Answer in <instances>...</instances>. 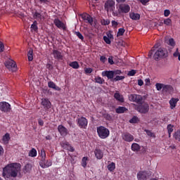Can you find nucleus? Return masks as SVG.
Instances as JSON below:
<instances>
[{
  "instance_id": "4d7b16f0",
  "label": "nucleus",
  "mask_w": 180,
  "mask_h": 180,
  "mask_svg": "<svg viewBox=\"0 0 180 180\" xmlns=\"http://www.w3.org/2000/svg\"><path fill=\"white\" fill-rule=\"evenodd\" d=\"M4 50H5V45H4V43L2 41H0V53H3Z\"/></svg>"
},
{
  "instance_id": "79ce46f5",
  "label": "nucleus",
  "mask_w": 180,
  "mask_h": 180,
  "mask_svg": "<svg viewBox=\"0 0 180 180\" xmlns=\"http://www.w3.org/2000/svg\"><path fill=\"white\" fill-rule=\"evenodd\" d=\"M101 23L103 26H108V25H110V20H109L108 19H106V20L103 19V20H101Z\"/></svg>"
},
{
  "instance_id": "09e8293b",
  "label": "nucleus",
  "mask_w": 180,
  "mask_h": 180,
  "mask_svg": "<svg viewBox=\"0 0 180 180\" xmlns=\"http://www.w3.org/2000/svg\"><path fill=\"white\" fill-rule=\"evenodd\" d=\"M167 44H169V46H172V47H174L175 41L174 40V39L171 38L168 40Z\"/></svg>"
},
{
  "instance_id": "ea45409f",
  "label": "nucleus",
  "mask_w": 180,
  "mask_h": 180,
  "mask_svg": "<svg viewBox=\"0 0 180 180\" xmlns=\"http://www.w3.org/2000/svg\"><path fill=\"white\" fill-rule=\"evenodd\" d=\"M31 29L34 30V32H37L39 27H37V21H34L31 25Z\"/></svg>"
},
{
  "instance_id": "338daca9",
  "label": "nucleus",
  "mask_w": 180,
  "mask_h": 180,
  "mask_svg": "<svg viewBox=\"0 0 180 180\" xmlns=\"http://www.w3.org/2000/svg\"><path fill=\"white\" fill-rule=\"evenodd\" d=\"M141 4L142 5H147L148 2H149V0H140Z\"/></svg>"
},
{
  "instance_id": "20e7f679",
  "label": "nucleus",
  "mask_w": 180,
  "mask_h": 180,
  "mask_svg": "<svg viewBox=\"0 0 180 180\" xmlns=\"http://www.w3.org/2000/svg\"><path fill=\"white\" fill-rule=\"evenodd\" d=\"M167 56V50L160 48L155 51L153 56V58L154 60H155V61H158L159 58H165Z\"/></svg>"
},
{
  "instance_id": "774afa93",
  "label": "nucleus",
  "mask_w": 180,
  "mask_h": 180,
  "mask_svg": "<svg viewBox=\"0 0 180 180\" xmlns=\"http://www.w3.org/2000/svg\"><path fill=\"white\" fill-rule=\"evenodd\" d=\"M41 4H49L50 2V0H38Z\"/></svg>"
},
{
  "instance_id": "bf43d9fd",
  "label": "nucleus",
  "mask_w": 180,
  "mask_h": 180,
  "mask_svg": "<svg viewBox=\"0 0 180 180\" xmlns=\"http://www.w3.org/2000/svg\"><path fill=\"white\" fill-rule=\"evenodd\" d=\"M108 63L110 65H113L115 64V62L113 61V56H110L108 58Z\"/></svg>"
},
{
  "instance_id": "4c0bfd02",
  "label": "nucleus",
  "mask_w": 180,
  "mask_h": 180,
  "mask_svg": "<svg viewBox=\"0 0 180 180\" xmlns=\"http://www.w3.org/2000/svg\"><path fill=\"white\" fill-rule=\"evenodd\" d=\"M173 137L177 141H180V130L179 129L174 132Z\"/></svg>"
},
{
  "instance_id": "f8f14e48",
  "label": "nucleus",
  "mask_w": 180,
  "mask_h": 180,
  "mask_svg": "<svg viewBox=\"0 0 180 180\" xmlns=\"http://www.w3.org/2000/svg\"><path fill=\"white\" fill-rule=\"evenodd\" d=\"M122 138L124 141H127V143H131V141L134 140V136L129 132L123 133L122 134Z\"/></svg>"
},
{
  "instance_id": "69168bd1",
  "label": "nucleus",
  "mask_w": 180,
  "mask_h": 180,
  "mask_svg": "<svg viewBox=\"0 0 180 180\" xmlns=\"http://www.w3.org/2000/svg\"><path fill=\"white\" fill-rule=\"evenodd\" d=\"M174 57H179V49H176V51L174 52V53L173 54Z\"/></svg>"
},
{
  "instance_id": "4be33fe9",
  "label": "nucleus",
  "mask_w": 180,
  "mask_h": 180,
  "mask_svg": "<svg viewBox=\"0 0 180 180\" xmlns=\"http://www.w3.org/2000/svg\"><path fill=\"white\" fill-rule=\"evenodd\" d=\"M179 99L172 98L171 100L169 101V103L170 105V108L174 109L176 106V103H178V101Z\"/></svg>"
},
{
  "instance_id": "39448f33",
  "label": "nucleus",
  "mask_w": 180,
  "mask_h": 180,
  "mask_svg": "<svg viewBox=\"0 0 180 180\" xmlns=\"http://www.w3.org/2000/svg\"><path fill=\"white\" fill-rule=\"evenodd\" d=\"M5 66L8 70H9V71H12V72H16V71H18V66L13 60H8L6 61Z\"/></svg>"
},
{
  "instance_id": "9b49d317",
  "label": "nucleus",
  "mask_w": 180,
  "mask_h": 180,
  "mask_svg": "<svg viewBox=\"0 0 180 180\" xmlns=\"http://www.w3.org/2000/svg\"><path fill=\"white\" fill-rule=\"evenodd\" d=\"M39 164V167H41V168L45 169V168H49V167H51V165H53V162L51 161V160L44 159V160L43 162H42V160H40Z\"/></svg>"
},
{
  "instance_id": "c85d7f7f",
  "label": "nucleus",
  "mask_w": 180,
  "mask_h": 180,
  "mask_svg": "<svg viewBox=\"0 0 180 180\" xmlns=\"http://www.w3.org/2000/svg\"><path fill=\"white\" fill-rule=\"evenodd\" d=\"M70 67L74 68V70H78L79 68V63L77 61H73L69 63Z\"/></svg>"
},
{
  "instance_id": "7ed1b4c3",
  "label": "nucleus",
  "mask_w": 180,
  "mask_h": 180,
  "mask_svg": "<svg viewBox=\"0 0 180 180\" xmlns=\"http://www.w3.org/2000/svg\"><path fill=\"white\" fill-rule=\"evenodd\" d=\"M135 110L139 113H142L143 115H146V113H148L150 110V105L147 103H141L139 105L135 106Z\"/></svg>"
},
{
  "instance_id": "1a4fd4ad",
  "label": "nucleus",
  "mask_w": 180,
  "mask_h": 180,
  "mask_svg": "<svg viewBox=\"0 0 180 180\" xmlns=\"http://www.w3.org/2000/svg\"><path fill=\"white\" fill-rule=\"evenodd\" d=\"M0 110L4 112V113L11 112V104L6 101L0 102Z\"/></svg>"
},
{
  "instance_id": "58836bf2",
  "label": "nucleus",
  "mask_w": 180,
  "mask_h": 180,
  "mask_svg": "<svg viewBox=\"0 0 180 180\" xmlns=\"http://www.w3.org/2000/svg\"><path fill=\"white\" fill-rule=\"evenodd\" d=\"M139 122H140V119H139V117H137V116H134V117L129 120V123H131V124L139 123Z\"/></svg>"
},
{
  "instance_id": "f704fd0d",
  "label": "nucleus",
  "mask_w": 180,
  "mask_h": 180,
  "mask_svg": "<svg viewBox=\"0 0 180 180\" xmlns=\"http://www.w3.org/2000/svg\"><path fill=\"white\" fill-rule=\"evenodd\" d=\"M40 158H41V160L40 161H44V160H46V150L44 149H41V152H40Z\"/></svg>"
},
{
  "instance_id": "f03ea898",
  "label": "nucleus",
  "mask_w": 180,
  "mask_h": 180,
  "mask_svg": "<svg viewBox=\"0 0 180 180\" xmlns=\"http://www.w3.org/2000/svg\"><path fill=\"white\" fill-rule=\"evenodd\" d=\"M97 134L100 139H108V136H110V131L109 129L103 126H100L97 127Z\"/></svg>"
},
{
  "instance_id": "864d4df0",
  "label": "nucleus",
  "mask_w": 180,
  "mask_h": 180,
  "mask_svg": "<svg viewBox=\"0 0 180 180\" xmlns=\"http://www.w3.org/2000/svg\"><path fill=\"white\" fill-rule=\"evenodd\" d=\"M103 40L105 43H106V44H110V43H112L109 37H108L107 36L103 37Z\"/></svg>"
},
{
  "instance_id": "680f3d73",
  "label": "nucleus",
  "mask_w": 180,
  "mask_h": 180,
  "mask_svg": "<svg viewBox=\"0 0 180 180\" xmlns=\"http://www.w3.org/2000/svg\"><path fill=\"white\" fill-rule=\"evenodd\" d=\"M114 75H120L122 74V70H117L113 71Z\"/></svg>"
},
{
  "instance_id": "13d9d810",
  "label": "nucleus",
  "mask_w": 180,
  "mask_h": 180,
  "mask_svg": "<svg viewBox=\"0 0 180 180\" xmlns=\"http://www.w3.org/2000/svg\"><path fill=\"white\" fill-rule=\"evenodd\" d=\"M107 60H108V59L106 58L105 56H102L100 57V61L101 63H103V64H105V63H106Z\"/></svg>"
},
{
  "instance_id": "b1692460",
  "label": "nucleus",
  "mask_w": 180,
  "mask_h": 180,
  "mask_svg": "<svg viewBox=\"0 0 180 180\" xmlns=\"http://www.w3.org/2000/svg\"><path fill=\"white\" fill-rule=\"evenodd\" d=\"M48 86L49 88H51L52 89H54L55 91H61V88H60L58 86L56 85L53 82H48Z\"/></svg>"
},
{
  "instance_id": "c03bdc74",
  "label": "nucleus",
  "mask_w": 180,
  "mask_h": 180,
  "mask_svg": "<svg viewBox=\"0 0 180 180\" xmlns=\"http://www.w3.org/2000/svg\"><path fill=\"white\" fill-rule=\"evenodd\" d=\"M124 32H126V30H124V28H120V29L118 30L117 36V37H119V36H123V34H124Z\"/></svg>"
},
{
  "instance_id": "e2e57ef3",
  "label": "nucleus",
  "mask_w": 180,
  "mask_h": 180,
  "mask_svg": "<svg viewBox=\"0 0 180 180\" xmlns=\"http://www.w3.org/2000/svg\"><path fill=\"white\" fill-rule=\"evenodd\" d=\"M138 85H139V86H143V85H144V82L143 81V79L138 80Z\"/></svg>"
},
{
  "instance_id": "7c9ffc66",
  "label": "nucleus",
  "mask_w": 180,
  "mask_h": 180,
  "mask_svg": "<svg viewBox=\"0 0 180 180\" xmlns=\"http://www.w3.org/2000/svg\"><path fill=\"white\" fill-rule=\"evenodd\" d=\"M107 168L108 169V171H110V172H113V171H115V168H116V165L115 164V162H111V164L108 165L107 166Z\"/></svg>"
},
{
  "instance_id": "2f4dec72",
  "label": "nucleus",
  "mask_w": 180,
  "mask_h": 180,
  "mask_svg": "<svg viewBox=\"0 0 180 180\" xmlns=\"http://www.w3.org/2000/svg\"><path fill=\"white\" fill-rule=\"evenodd\" d=\"M94 81L95 82H96V84H105V79L99 76L95 77Z\"/></svg>"
},
{
  "instance_id": "ddd939ff",
  "label": "nucleus",
  "mask_w": 180,
  "mask_h": 180,
  "mask_svg": "<svg viewBox=\"0 0 180 180\" xmlns=\"http://www.w3.org/2000/svg\"><path fill=\"white\" fill-rule=\"evenodd\" d=\"M53 23H54L55 26H56V27H58V29H63V30H65V29H67L65 24H64V22H63L58 18H56L53 20Z\"/></svg>"
},
{
  "instance_id": "a211bd4d",
  "label": "nucleus",
  "mask_w": 180,
  "mask_h": 180,
  "mask_svg": "<svg viewBox=\"0 0 180 180\" xmlns=\"http://www.w3.org/2000/svg\"><path fill=\"white\" fill-rule=\"evenodd\" d=\"M102 77H107L108 79H113V77H115L113 70H106L102 72Z\"/></svg>"
},
{
  "instance_id": "72a5a7b5",
  "label": "nucleus",
  "mask_w": 180,
  "mask_h": 180,
  "mask_svg": "<svg viewBox=\"0 0 180 180\" xmlns=\"http://www.w3.org/2000/svg\"><path fill=\"white\" fill-rule=\"evenodd\" d=\"M172 89V86L168 84H163V92H169Z\"/></svg>"
},
{
  "instance_id": "052dcab7",
  "label": "nucleus",
  "mask_w": 180,
  "mask_h": 180,
  "mask_svg": "<svg viewBox=\"0 0 180 180\" xmlns=\"http://www.w3.org/2000/svg\"><path fill=\"white\" fill-rule=\"evenodd\" d=\"M111 25L112 27H117L119 22H117V21H115V20H112Z\"/></svg>"
},
{
  "instance_id": "0e129e2a",
  "label": "nucleus",
  "mask_w": 180,
  "mask_h": 180,
  "mask_svg": "<svg viewBox=\"0 0 180 180\" xmlns=\"http://www.w3.org/2000/svg\"><path fill=\"white\" fill-rule=\"evenodd\" d=\"M107 37H108V39L110 40V39H113V34H112V33L110 32H107Z\"/></svg>"
},
{
  "instance_id": "bb28decb",
  "label": "nucleus",
  "mask_w": 180,
  "mask_h": 180,
  "mask_svg": "<svg viewBox=\"0 0 180 180\" xmlns=\"http://www.w3.org/2000/svg\"><path fill=\"white\" fill-rule=\"evenodd\" d=\"M114 98L119 102H121L122 103L124 102V98H123V96L120 95V94L119 93H115L114 94Z\"/></svg>"
},
{
  "instance_id": "4468645a",
  "label": "nucleus",
  "mask_w": 180,
  "mask_h": 180,
  "mask_svg": "<svg viewBox=\"0 0 180 180\" xmlns=\"http://www.w3.org/2000/svg\"><path fill=\"white\" fill-rule=\"evenodd\" d=\"M58 131L60 133V136L63 137H65V136L68 134V129L62 124L58 126Z\"/></svg>"
},
{
  "instance_id": "0eeeda50",
  "label": "nucleus",
  "mask_w": 180,
  "mask_h": 180,
  "mask_svg": "<svg viewBox=\"0 0 180 180\" xmlns=\"http://www.w3.org/2000/svg\"><path fill=\"white\" fill-rule=\"evenodd\" d=\"M129 99L131 102H136V103H138L139 105L143 103V96L139 94H131L129 96Z\"/></svg>"
},
{
  "instance_id": "37998d69",
  "label": "nucleus",
  "mask_w": 180,
  "mask_h": 180,
  "mask_svg": "<svg viewBox=\"0 0 180 180\" xmlns=\"http://www.w3.org/2000/svg\"><path fill=\"white\" fill-rule=\"evenodd\" d=\"M137 74V71L136 70H131L128 72L127 75L128 77H134Z\"/></svg>"
},
{
  "instance_id": "f257e3e1",
  "label": "nucleus",
  "mask_w": 180,
  "mask_h": 180,
  "mask_svg": "<svg viewBox=\"0 0 180 180\" xmlns=\"http://www.w3.org/2000/svg\"><path fill=\"white\" fill-rule=\"evenodd\" d=\"M19 172H20V164L11 163L7 165L3 169L2 176L4 179H9V178H16Z\"/></svg>"
},
{
  "instance_id": "f3484780",
  "label": "nucleus",
  "mask_w": 180,
  "mask_h": 180,
  "mask_svg": "<svg viewBox=\"0 0 180 180\" xmlns=\"http://www.w3.org/2000/svg\"><path fill=\"white\" fill-rule=\"evenodd\" d=\"M41 104L46 110H49L50 108H51V102H50L49 98H42Z\"/></svg>"
},
{
  "instance_id": "2eb2a0df",
  "label": "nucleus",
  "mask_w": 180,
  "mask_h": 180,
  "mask_svg": "<svg viewBox=\"0 0 180 180\" xmlns=\"http://www.w3.org/2000/svg\"><path fill=\"white\" fill-rule=\"evenodd\" d=\"M52 54H53L55 60H63L64 58L63 53H61V52L58 50L53 49L52 51Z\"/></svg>"
},
{
  "instance_id": "cd10ccee",
  "label": "nucleus",
  "mask_w": 180,
  "mask_h": 180,
  "mask_svg": "<svg viewBox=\"0 0 180 180\" xmlns=\"http://www.w3.org/2000/svg\"><path fill=\"white\" fill-rule=\"evenodd\" d=\"M127 110V108L126 107H122L119 106L115 109L116 113L120 114V113H124Z\"/></svg>"
},
{
  "instance_id": "412c9836",
  "label": "nucleus",
  "mask_w": 180,
  "mask_h": 180,
  "mask_svg": "<svg viewBox=\"0 0 180 180\" xmlns=\"http://www.w3.org/2000/svg\"><path fill=\"white\" fill-rule=\"evenodd\" d=\"M32 168L33 166L32 165V164L27 163L24 166L22 172H24V174H30Z\"/></svg>"
},
{
  "instance_id": "a19ab883",
  "label": "nucleus",
  "mask_w": 180,
  "mask_h": 180,
  "mask_svg": "<svg viewBox=\"0 0 180 180\" xmlns=\"http://www.w3.org/2000/svg\"><path fill=\"white\" fill-rule=\"evenodd\" d=\"M28 61H33V50H30L27 53Z\"/></svg>"
},
{
  "instance_id": "603ef678",
  "label": "nucleus",
  "mask_w": 180,
  "mask_h": 180,
  "mask_svg": "<svg viewBox=\"0 0 180 180\" xmlns=\"http://www.w3.org/2000/svg\"><path fill=\"white\" fill-rule=\"evenodd\" d=\"M75 34H76V36H77L80 40H84V36L82 35V34H81V32H75Z\"/></svg>"
},
{
  "instance_id": "9d476101",
  "label": "nucleus",
  "mask_w": 180,
  "mask_h": 180,
  "mask_svg": "<svg viewBox=\"0 0 180 180\" xmlns=\"http://www.w3.org/2000/svg\"><path fill=\"white\" fill-rule=\"evenodd\" d=\"M81 18L82 19H83V20H84V22H86V23H89V25H91V26L94 25V18H92V16H91V15L84 13L82 14Z\"/></svg>"
},
{
  "instance_id": "de8ad7c7",
  "label": "nucleus",
  "mask_w": 180,
  "mask_h": 180,
  "mask_svg": "<svg viewBox=\"0 0 180 180\" xmlns=\"http://www.w3.org/2000/svg\"><path fill=\"white\" fill-rule=\"evenodd\" d=\"M110 12H112V16H117V17L120 16V13H122L120 11V8H119L118 11H115V10H114Z\"/></svg>"
},
{
  "instance_id": "c756f323",
  "label": "nucleus",
  "mask_w": 180,
  "mask_h": 180,
  "mask_svg": "<svg viewBox=\"0 0 180 180\" xmlns=\"http://www.w3.org/2000/svg\"><path fill=\"white\" fill-rule=\"evenodd\" d=\"M141 147L140 146V145H139V143H134L131 145L132 151H139V150H141Z\"/></svg>"
},
{
  "instance_id": "aec40b11",
  "label": "nucleus",
  "mask_w": 180,
  "mask_h": 180,
  "mask_svg": "<svg viewBox=\"0 0 180 180\" xmlns=\"http://www.w3.org/2000/svg\"><path fill=\"white\" fill-rule=\"evenodd\" d=\"M94 154L97 160H102V158H103V152L101 149H95Z\"/></svg>"
},
{
  "instance_id": "a18cd8bd",
  "label": "nucleus",
  "mask_w": 180,
  "mask_h": 180,
  "mask_svg": "<svg viewBox=\"0 0 180 180\" xmlns=\"http://www.w3.org/2000/svg\"><path fill=\"white\" fill-rule=\"evenodd\" d=\"M94 71V69L91 68H84V72L86 75H89V74H92V72Z\"/></svg>"
},
{
  "instance_id": "6e6d98bb",
  "label": "nucleus",
  "mask_w": 180,
  "mask_h": 180,
  "mask_svg": "<svg viewBox=\"0 0 180 180\" xmlns=\"http://www.w3.org/2000/svg\"><path fill=\"white\" fill-rule=\"evenodd\" d=\"M169 15H171V11L168 9L165 10L164 15L165 16V18H168V16H169Z\"/></svg>"
},
{
  "instance_id": "6e6552de",
  "label": "nucleus",
  "mask_w": 180,
  "mask_h": 180,
  "mask_svg": "<svg viewBox=\"0 0 180 180\" xmlns=\"http://www.w3.org/2000/svg\"><path fill=\"white\" fill-rule=\"evenodd\" d=\"M77 126L80 129H86L88 127V120L84 117H81L77 120Z\"/></svg>"
},
{
  "instance_id": "423d86ee",
  "label": "nucleus",
  "mask_w": 180,
  "mask_h": 180,
  "mask_svg": "<svg viewBox=\"0 0 180 180\" xmlns=\"http://www.w3.org/2000/svg\"><path fill=\"white\" fill-rule=\"evenodd\" d=\"M116 3L113 0H107L104 4V9L107 12L115 11Z\"/></svg>"
},
{
  "instance_id": "e433bc0d",
  "label": "nucleus",
  "mask_w": 180,
  "mask_h": 180,
  "mask_svg": "<svg viewBox=\"0 0 180 180\" xmlns=\"http://www.w3.org/2000/svg\"><path fill=\"white\" fill-rule=\"evenodd\" d=\"M167 131H168V134H169V137H171V133H172V131H174V125L169 124L167 125Z\"/></svg>"
},
{
  "instance_id": "49530a36",
  "label": "nucleus",
  "mask_w": 180,
  "mask_h": 180,
  "mask_svg": "<svg viewBox=\"0 0 180 180\" xmlns=\"http://www.w3.org/2000/svg\"><path fill=\"white\" fill-rule=\"evenodd\" d=\"M155 86L157 91H161V89H163L164 84L156 83Z\"/></svg>"
},
{
  "instance_id": "c9c22d12",
  "label": "nucleus",
  "mask_w": 180,
  "mask_h": 180,
  "mask_svg": "<svg viewBox=\"0 0 180 180\" xmlns=\"http://www.w3.org/2000/svg\"><path fill=\"white\" fill-rule=\"evenodd\" d=\"M88 158L87 157H83L82 159V167L83 168H86V165H88Z\"/></svg>"
},
{
  "instance_id": "dca6fc26",
  "label": "nucleus",
  "mask_w": 180,
  "mask_h": 180,
  "mask_svg": "<svg viewBox=\"0 0 180 180\" xmlns=\"http://www.w3.org/2000/svg\"><path fill=\"white\" fill-rule=\"evenodd\" d=\"M119 8L121 13H129L130 12V6L129 4H120Z\"/></svg>"
},
{
  "instance_id": "393cba45",
  "label": "nucleus",
  "mask_w": 180,
  "mask_h": 180,
  "mask_svg": "<svg viewBox=\"0 0 180 180\" xmlns=\"http://www.w3.org/2000/svg\"><path fill=\"white\" fill-rule=\"evenodd\" d=\"M34 19H36V20H38V22H40L43 18L41 15V13L37 12V11H35V12L32 13Z\"/></svg>"
},
{
  "instance_id": "5fc2aeb1",
  "label": "nucleus",
  "mask_w": 180,
  "mask_h": 180,
  "mask_svg": "<svg viewBox=\"0 0 180 180\" xmlns=\"http://www.w3.org/2000/svg\"><path fill=\"white\" fill-rule=\"evenodd\" d=\"M145 131H146V134L148 136H149L150 137H154V133H153L151 131H150L148 129H145Z\"/></svg>"
},
{
  "instance_id": "3c124183",
  "label": "nucleus",
  "mask_w": 180,
  "mask_h": 180,
  "mask_svg": "<svg viewBox=\"0 0 180 180\" xmlns=\"http://www.w3.org/2000/svg\"><path fill=\"white\" fill-rule=\"evenodd\" d=\"M124 78V76H119L117 75L114 79L113 81H122Z\"/></svg>"
},
{
  "instance_id": "6ab92c4d",
  "label": "nucleus",
  "mask_w": 180,
  "mask_h": 180,
  "mask_svg": "<svg viewBox=\"0 0 180 180\" xmlns=\"http://www.w3.org/2000/svg\"><path fill=\"white\" fill-rule=\"evenodd\" d=\"M138 180H147V172L140 171L137 173Z\"/></svg>"
},
{
  "instance_id": "473e14b6",
  "label": "nucleus",
  "mask_w": 180,
  "mask_h": 180,
  "mask_svg": "<svg viewBox=\"0 0 180 180\" xmlns=\"http://www.w3.org/2000/svg\"><path fill=\"white\" fill-rule=\"evenodd\" d=\"M37 150L34 149V148H32V150H30L29 152V157H37Z\"/></svg>"
},
{
  "instance_id": "5701e85b",
  "label": "nucleus",
  "mask_w": 180,
  "mask_h": 180,
  "mask_svg": "<svg viewBox=\"0 0 180 180\" xmlns=\"http://www.w3.org/2000/svg\"><path fill=\"white\" fill-rule=\"evenodd\" d=\"M9 140H11V135L8 133H6L3 136L1 141L3 144H9Z\"/></svg>"
},
{
  "instance_id": "8fccbe9b",
  "label": "nucleus",
  "mask_w": 180,
  "mask_h": 180,
  "mask_svg": "<svg viewBox=\"0 0 180 180\" xmlns=\"http://www.w3.org/2000/svg\"><path fill=\"white\" fill-rule=\"evenodd\" d=\"M164 23L167 26H169V25H171V23H172V20H171V18H167L164 20Z\"/></svg>"
},
{
  "instance_id": "a878e982",
  "label": "nucleus",
  "mask_w": 180,
  "mask_h": 180,
  "mask_svg": "<svg viewBox=\"0 0 180 180\" xmlns=\"http://www.w3.org/2000/svg\"><path fill=\"white\" fill-rule=\"evenodd\" d=\"M129 18L130 19H132V20H140V14L131 13L129 14Z\"/></svg>"
}]
</instances>
